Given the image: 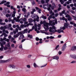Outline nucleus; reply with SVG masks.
Instances as JSON below:
<instances>
[{"instance_id":"1","label":"nucleus","mask_w":76,"mask_h":76,"mask_svg":"<svg viewBox=\"0 0 76 76\" xmlns=\"http://www.w3.org/2000/svg\"><path fill=\"white\" fill-rule=\"evenodd\" d=\"M52 26V27H49V31L50 32L54 33L55 32H58V33H60L61 32H64V31L62 30H58L57 31V30H56L57 28L54 25Z\"/></svg>"},{"instance_id":"2","label":"nucleus","mask_w":76,"mask_h":76,"mask_svg":"<svg viewBox=\"0 0 76 76\" xmlns=\"http://www.w3.org/2000/svg\"><path fill=\"white\" fill-rule=\"evenodd\" d=\"M14 19L15 20L16 22H20V23L22 24L23 23V22L26 21V19L25 18H24L23 19H20V20L17 19L16 18H14Z\"/></svg>"},{"instance_id":"3","label":"nucleus","mask_w":76,"mask_h":76,"mask_svg":"<svg viewBox=\"0 0 76 76\" xmlns=\"http://www.w3.org/2000/svg\"><path fill=\"white\" fill-rule=\"evenodd\" d=\"M44 28L45 30L41 31H40L41 33L43 34H45V32H47L48 30L49 29V28L48 27V24L47 23L44 24Z\"/></svg>"},{"instance_id":"4","label":"nucleus","mask_w":76,"mask_h":76,"mask_svg":"<svg viewBox=\"0 0 76 76\" xmlns=\"http://www.w3.org/2000/svg\"><path fill=\"white\" fill-rule=\"evenodd\" d=\"M65 17L66 18H68L67 19L69 21H71L72 20V17H71L70 15L69 14H67L66 15Z\"/></svg>"},{"instance_id":"5","label":"nucleus","mask_w":76,"mask_h":76,"mask_svg":"<svg viewBox=\"0 0 76 76\" xmlns=\"http://www.w3.org/2000/svg\"><path fill=\"white\" fill-rule=\"evenodd\" d=\"M9 67L11 69H15L16 66L14 64H11L9 66Z\"/></svg>"},{"instance_id":"6","label":"nucleus","mask_w":76,"mask_h":76,"mask_svg":"<svg viewBox=\"0 0 76 76\" xmlns=\"http://www.w3.org/2000/svg\"><path fill=\"white\" fill-rule=\"evenodd\" d=\"M34 26H35V31L37 32V33H39V31H38V29H37V25L36 24H34Z\"/></svg>"},{"instance_id":"7","label":"nucleus","mask_w":76,"mask_h":76,"mask_svg":"<svg viewBox=\"0 0 76 76\" xmlns=\"http://www.w3.org/2000/svg\"><path fill=\"white\" fill-rule=\"evenodd\" d=\"M66 47L67 46H66V44H65L64 45L63 47L62 48V51H64L65 50H66Z\"/></svg>"},{"instance_id":"8","label":"nucleus","mask_w":76,"mask_h":76,"mask_svg":"<svg viewBox=\"0 0 76 76\" xmlns=\"http://www.w3.org/2000/svg\"><path fill=\"white\" fill-rule=\"evenodd\" d=\"M35 9H36V10H38V12L39 13H41V9L39 8H38V7H35Z\"/></svg>"},{"instance_id":"9","label":"nucleus","mask_w":76,"mask_h":76,"mask_svg":"<svg viewBox=\"0 0 76 76\" xmlns=\"http://www.w3.org/2000/svg\"><path fill=\"white\" fill-rule=\"evenodd\" d=\"M7 61H9L8 60H1L0 61V63H6L7 62Z\"/></svg>"},{"instance_id":"10","label":"nucleus","mask_w":76,"mask_h":76,"mask_svg":"<svg viewBox=\"0 0 76 76\" xmlns=\"http://www.w3.org/2000/svg\"><path fill=\"white\" fill-rule=\"evenodd\" d=\"M56 7V6L55 4L54 3H53L52 7H51V9H52V10H54V8H55Z\"/></svg>"},{"instance_id":"11","label":"nucleus","mask_w":76,"mask_h":76,"mask_svg":"<svg viewBox=\"0 0 76 76\" xmlns=\"http://www.w3.org/2000/svg\"><path fill=\"white\" fill-rule=\"evenodd\" d=\"M72 51H75L76 50V46H74L71 48V49Z\"/></svg>"},{"instance_id":"12","label":"nucleus","mask_w":76,"mask_h":76,"mask_svg":"<svg viewBox=\"0 0 76 76\" xmlns=\"http://www.w3.org/2000/svg\"><path fill=\"white\" fill-rule=\"evenodd\" d=\"M23 38H24V35L22 34L20 36V37H19L18 39L19 40H20V39H23Z\"/></svg>"},{"instance_id":"13","label":"nucleus","mask_w":76,"mask_h":76,"mask_svg":"<svg viewBox=\"0 0 76 76\" xmlns=\"http://www.w3.org/2000/svg\"><path fill=\"white\" fill-rule=\"evenodd\" d=\"M1 46V48H0V51H3V48H4V46H3V45L2 43H0Z\"/></svg>"},{"instance_id":"14","label":"nucleus","mask_w":76,"mask_h":76,"mask_svg":"<svg viewBox=\"0 0 76 76\" xmlns=\"http://www.w3.org/2000/svg\"><path fill=\"white\" fill-rule=\"evenodd\" d=\"M33 66L34 67V68H37V67H39L36 63H33Z\"/></svg>"},{"instance_id":"15","label":"nucleus","mask_w":76,"mask_h":76,"mask_svg":"<svg viewBox=\"0 0 76 76\" xmlns=\"http://www.w3.org/2000/svg\"><path fill=\"white\" fill-rule=\"evenodd\" d=\"M19 36V34H14L13 36V37L14 38H18Z\"/></svg>"},{"instance_id":"16","label":"nucleus","mask_w":76,"mask_h":76,"mask_svg":"<svg viewBox=\"0 0 76 76\" xmlns=\"http://www.w3.org/2000/svg\"><path fill=\"white\" fill-rule=\"evenodd\" d=\"M27 26H26V25H24L23 24H22L20 25V27L22 28H26Z\"/></svg>"},{"instance_id":"17","label":"nucleus","mask_w":76,"mask_h":76,"mask_svg":"<svg viewBox=\"0 0 76 76\" xmlns=\"http://www.w3.org/2000/svg\"><path fill=\"white\" fill-rule=\"evenodd\" d=\"M13 13L12 15V17L13 18H14V17H15V14H16V11H13Z\"/></svg>"},{"instance_id":"18","label":"nucleus","mask_w":76,"mask_h":76,"mask_svg":"<svg viewBox=\"0 0 76 76\" xmlns=\"http://www.w3.org/2000/svg\"><path fill=\"white\" fill-rule=\"evenodd\" d=\"M68 26H69V24L68 23H66L64 24V26L66 28H68Z\"/></svg>"},{"instance_id":"19","label":"nucleus","mask_w":76,"mask_h":76,"mask_svg":"<svg viewBox=\"0 0 76 76\" xmlns=\"http://www.w3.org/2000/svg\"><path fill=\"white\" fill-rule=\"evenodd\" d=\"M24 34V33L23 31H20L18 33V34L19 36V35H22V34Z\"/></svg>"},{"instance_id":"20","label":"nucleus","mask_w":76,"mask_h":76,"mask_svg":"<svg viewBox=\"0 0 76 76\" xmlns=\"http://www.w3.org/2000/svg\"><path fill=\"white\" fill-rule=\"evenodd\" d=\"M50 14L51 16H54V13L53 12V11H50Z\"/></svg>"},{"instance_id":"21","label":"nucleus","mask_w":76,"mask_h":76,"mask_svg":"<svg viewBox=\"0 0 76 76\" xmlns=\"http://www.w3.org/2000/svg\"><path fill=\"white\" fill-rule=\"evenodd\" d=\"M49 7L48 8V11H50V10H51V8H50V7H51L52 5H51V4H50L49 5Z\"/></svg>"},{"instance_id":"22","label":"nucleus","mask_w":76,"mask_h":76,"mask_svg":"<svg viewBox=\"0 0 76 76\" xmlns=\"http://www.w3.org/2000/svg\"><path fill=\"white\" fill-rule=\"evenodd\" d=\"M59 57L57 56H55L53 57V59H56V60H58L59 59Z\"/></svg>"},{"instance_id":"23","label":"nucleus","mask_w":76,"mask_h":76,"mask_svg":"<svg viewBox=\"0 0 76 76\" xmlns=\"http://www.w3.org/2000/svg\"><path fill=\"white\" fill-rule=\"evenodd\" d=\"M23 32L24 33V34H25V33H26V32H28V29H24L23 30Z\"/></svg>"},{"instance_id":"24","label":"nucleus","mask_w":76,"mask_h":76,"mask_svg":"<svg viewBox=\"0 0 76 76\" xmlns=\"http://www.w3.org/2000/svg\"><path fill=\"white\" fill-rule=\"evenodd\" d=\"M22 10L24 13H25L26 12V10L25 8H23L22 9Z\"/></svg>"},{"instance_id":"25","label":"nucleus","mask_w":76,"mask_h":76,"mask_svg":"<svg viewBox=\"0 0 76 76\" xmlns=\"http://www.w3.org/2000/svg\"><path fill=\"white\" fill-rule=\"evenodd\" d=\"M43 23H44L43 25L44 26V24H46V23H47L48 25V23H46V20H44L43 21Z\"/></svg>"},{"instance_id":"26","label":"nucleus","mask_w":76,"mask_h":76,"mask_svg":"<svg viewBox=\"0 0 76 76\" xmlns=\"http://www.w3.org/2000/svg\"><path fill=\"white\" fill-rule=\"evenodd\" d=\"M42 18H43V19H47V17L45 16H44L43 15H42Z\"/></svg>"},{"instance_id":"27","label":"nucleus","mask_w":76,"mask_h":76,"mask_svg":"<svg viewBox=\"0 0 76 76\" xmlns=\"http://www.w3.org/2000/svg\"><path fill=\"white\" fill-rule=\"evenodd\" d=\"M66 28L64 26L63 27H61L60 28V29H63V30H64V29H66Z\"/></svg>"},{"instance_id":"28","label":"nucleus","mask_w":76,"mask_h":76,"mask_svg":"<svg viewBox=\"0 0 76 76\" xmlns=\"http://www.w3.org/2000/svg\"><path fill=\"white\" fill-rule=\"evenodd\" d=\"M4 3H6V1H3L1 2V3H0V4H4Z\"/></svg>"},{"instance_id":"29","label":"nucleus","mask_w":76,"mask_h":76,"mask_svg":"<svg viewBox=\"0 0 76 76\" xmlns=\"http://www.w3.org/2000/svg\"><path fill=\"white\" fill-rule=\"evenodd\" d=\"M39 18L38 16H37V18L36 19V20L37 22H39Z\"/></svg>"},{"instance_id":"30","label":"nucleus","mask_w":76,"mask_h":76,"mask_svg":"<svg viewBox=\"0 0 76 76\" xmlns=\"http://www.w3.org/2000/svg\"><path fill=\"white\" fill-rule=\"evenodd\" d=\"M28 38H30L31 39L32 38V35H30V34H28Z\"/></svg>"},{"instance_id":"31","label":"nucleus","mask_w":76,"mask_h":76,"mask_svg":"<svg viewBox=\"0 0 76 76\" xmlns=\"http://www.w3.org/2000/svg\"><path fill=\"white\" fill-rule=\"evenodd\" d=\"M29 25H31V26H32V25H33V24L31 23H29L28 24H26L27 26H28Z\"/></svg>"},{"instance_id":"32","label":"nucleus","mask_w":76,"mask_h":76,"mask_svg":"<svg viewBox=\"0 0 76 76\" xmlns=\"http://www.w3.org/2000/svg\"><path fill=\"white\" fill-rule=\"evenodd\" d=\"M28 22L30 23L32 22H33V20L31 19H28Z\"/></svg>"},{"instance_id":"33","label":"nucleus","mask_w":76,"mask_h":76,"mask_svg":"<svg viewBox=\"0 0 76 76\" xmlns=\"http://www.w3.org/2000/svg\"><path fill=\"white\" fill-rule=\"evenodd\" d=\"M36 15L33 14L31 15V17L32 18H35V17L36 16Z\"/></svg>"},{"instance_id":"34","label":"nucleus","mask_w":76,"mask_h":76,"mask_svg":"<svg viewBox=\"0 0 76 76\" xmlns=\"http://www.w3.org/2000/svg\"><path fill=\"white\" fill-rule=\"evenodd\" d=\"M60 1L62 4L64 3V1L63 0H60Z\"/></svg>"},{"instance_id":"35","label":"nucleus","mask_w":76,"mask_h":76,"mask_svg":"<svg viewBox=\"0 0 76 76\" xmlns=\"http://www.w3.org/2000/svg\"><path fill=\"white\" fill-rule=\"evenodd\" d=\"M35 27L34 26H33L32 27V29H31L30 30V31H32V30L34 29H35Z\"/></svg>"},{"instance_id":"36","label":"nucleus","mask_w":76,"mask_h":76,"mask_svg":"<svg viewBox=\"0 0 76 76\" xmlns=\"http://www.w3.org/2000/svg\"><path fill=\"white\" fill-rule=\"evenodd\" d=\"M0 24L1 25H6V23H0Z\"/></svg>"},{"instance_id":"37","label":"nucleus","mask_w":76,"mask_h":76,"mask_svg":"<svg viewBox=\"0 0 76 76\" xmlns=\"http://www.w3.org/2000/svg\"><path fill=\"white\" fill-rule=\"evenodd\" d=\"M14 18H14V20H12V23H15V20L16 21V20H15V19H14Z\"/></svg>"},{"instance_id":"38","label":"nucleus","mask_w":76,"mask_h":76,"mask_svg":"<svg viewBox=\"0 0 76 76\" xmlns=\"http://www.w3.org/2000/svg\"><path fill=\"white\" fill-rule=\"evenodd\" d=\"M50 18H52V15H50L49 16V17L48 18V19L49 20H50Z\"/></svg>"},{"instance_id":"39","label":"nucleus","mask_w":76,"mask_h":76,"mask_svg":"<svg viewBox=\"0 0 76 76\" xmlns=\"http://www.w3.org/2000/svg\"><path fill=\"white\" fill-rule=\"evenodd\" d=\"M4 50H6L8 49V48L6 46H5L4 48Z\"/></svg>"},{"instance_id":"40","label":"nucleus","mask_w":76,"mask_h":76,"mask_svg":"<svg viewBox=\"0 0 76 76\" xmlns=\"http://www.w3.org/2000/svg\"><path fill=\"white\" fill-rule=\"evenodd\" d=\"M10 16V15L9 14H7L6 15V16L7 18H8V17H9V16Z\"/></svg>"},{"instance_id":"41","label":"nucleus","mask_w":76,"mask_h":76,"mask_svg":"<svg viewBox=\"0 0 76 76\" xmlns=\"http://www.w3.org/2000/svg\"><path fill=\"white\" fill-rule=\"evenodd\" d=\"M26 67L27 68H28V69H30V68H31V66L29 65H26Z\"/></svg>"},{"instance_id":"42","label":"nucleus","mask_w":76,"mask_h":76,"mask_svg":"<svg viewBox=\"0 0 76 76\" xmlns=\"http://www.w3.org/2000/svg\"><path fill=\"white\" fill-rule=\"evenodd\" d=\"M55 23H56V24L57 23V19L56 18H55Z\"/></svg>"},{"instance_id":"43","label":"nucleus","mask_w":76,"mask_h":76,"mask_svg":"<svg viewBox=\"0 0 76 76\" xmlns=\"http://www.w3.org/2000/svg\"><path fill=\"white\" fill-rule=\"evenodd\" d=\"M7 47H10V43H8L7 44Z\"/></svg>"},{"instance_id":"44","label":"nucleus","mask_w":76,"mask_h":76,"mask_svg":"<svg viewBox=\"0 0 76 76\" xmlns=\"http://www.w3.org/2000/svg\"><path fill=\"white\" fill-rule=\"evenodd\" d=\"M29 15H30V13L28 12L27 13V18H28V16H29Z\"/></svg>"},{"instance_id":"45","label":"nucleus","mask_w":76,"mask_h":76,"mask_svg":"<svg viewBox=\"0 0 76 76\" xmlns=\"http://www.w3.org/2000/svg\"><path fill=\"white\" fill-rule=\"evenodd\" d=\"M76 63V61H74L71 62V63Z\"/></svg>"},{"instance_id":"46","label":"nucleus","mask_w":76,"mask_h":76,"mask_svg":"<svg viewBox=\"0 0 76 76\" xmlns=\"http://www.w3.org/2000/svg\"><path fill=\"white\" fill-rule=\"evenodd\" d=\"M6 42L4 41L2 42V44H3V45H5V44H6Z\"/></svg>"},{"instance_id":"47","label":"nucleus","mask_w":76,"mask_h":76,"mask_svg":"<svg viewBox=\"0 0 76 76\" xmlns=\"http://www.w3.org/2000/svg\"><path fill=\"white\" fill-rule=\"evenodd\" d=\"M50 39H54V37L51 36L50 37Z\"/></svg>"},{"instance_id":"48","label":"nucleus","mask_w":76,"mask_h":76,"mask_svg":"<svg viewBox=\"0 0 76 76\" xmlns=\"http://www.w3.org/2000/svg\"><path fill=\"white\" fill-rule=\"evenodd\" d=\"M58 13H56L55 14V17H57V16L58 15Z\"/></svg>"},{"instance_id":"49","label":"nucleus","mask_w":76,"mask_h":76,"mask_svg":"<svg viewBox=\"0 0 76 76\" xmlns=\"http://www.w3.org/2000/svg\"><path fill=\"white\" fill-rule=\"evenodd\" d=\"M13 32L14 34H16V32H17L15 30H14L13 31Z\"/></svg>"},{"instance_id":"50","label":"nucleus","mask_w":76,"mask_h":76,"mask_svg":"<svg viewBox=\"0 0 76 76\" xmlns=\"http://www.w3.org/2000/svg\"><path fill=\"white\" fill-rule=\"evenodd\" d=\"M58 53L59 54V55H61L62 54V52L61 51H60L58 52Z\"/></svg>"},{"instance_id":"51","label":"nucleus","mask_w":76,"mask_h":76,"mask_svg":"<svg viewBox=\"0 0 76 76\" xmlns=\"http://www.w3.org/2000/svg\"><path fill=\"white\" fill-rule=\"evenodd\" d=\"M45 2L44 1V0H42L41 1V3L42 4H44Z\"/></svg>"},{"instance_id":"52","label":"nucleus","mask_w":76,"mask_h":76,"mask_svg":"<svg viewBox=\"0 0 76 76\" xmlns=\"http://www.w3.org/2000/svg\"><path fill=\"white\" fill-rule=\"evenodd\" d=\"M72 17L74 18V20H75L76 21V17L74 16H72Z\"/></svg>"},{"instance_id":"53","label":"nucleus","mask_w":76,"mask_h":76,"mask_svg":"<svg viewBox=\"0 0 76 76\" xmlns=\"http://www.w3.org/2000/svg\"><path fill=\"white\" fill-rule=\"evenodd\" d=\"M70 24H71V25H73L74 24V22H73V21L70 22Z\"/></svg>"},{"instance_id":"54","label":"nucleus","mask_w":76,"mask_h":76,"mask_svg":"<svg viewBox=\"0 0 76 76\" xmlns=\"http://www.w3.org/2000/svg\"><path fill=\"white\" fill-rule=\"evenodd\" d=\"M11 47H12V48H14L15 47V44H12L11 45Z\"/></svg>"},{"instance_id":"55","label":"nucleus","mask_w":76,"mask_h":76,"mask_svg":"<svg viewBox=\"0 0 76 76\" xmlns=\"http://www.w3.org/2000/svg\"><path fill=\"white\" fill-rule=\"evenodd\" d=\"M74 59L76 60V55H74Z\"/></svg>"},{"instance_id":"56","label":"nucleus","mask_w":76,"mask_h":76,"mask_svg":"<svg viewBox=\"0 0 76 76\" xmlns=\"http://www.w3.org/2000/svg\"><path fill=\"white\" fill-rule=\"evenodd\" d=\"M0 41L1 42H2V41H4L3 39L2 38H1L0 39Z\"/></svg>"},{"instance_id":"57","label":"nucleus","mask_w":76,"mask_h":76,"mask_svg":"<svg viewBox=\"0 0 76 76\" xmlns=\"http://www.w3.org/2000/svg\"><path fill=\"white\" fill-rule=\"evenodd\" d=\"M47 64H46L41 66V67H45V66H47Z\"/></svg>"},{"instance_id":"58","label":"nucleus","mask_w":76,"mask_h":76,"mask_svg":"<svg viewBox=\"0 0 76 76\" xmlns=\"http://www.w3.org/2000/svg\"><path fill=\"white\" fill-rule=\"evenodd\" d=\"M65 3H66V4H70V2H69V1H67Z\"/></svg>"},{"instance_id":"59","label":"nucleus","mask_w":76,"mask_h":76,"mask_svg":"<svg viewBox=\"0 0 76 76\" xmlns=\"http://www.w3.org/2000/svg\"><path fill=\"white\" fill-rule=\"evenodd\" d=\"M71 12L73 14H75V12H74V11L73 10H71Z\"/></svg>"},{"instance_id":"60","label":"nucleus","mask_w":76,"mask_h":76,"mask_svg":"<svg viewBox=\"0 0 76 76\" xmlns=\"http://www.w3.org/2000/svg\"><path fill=\"white\" fill-rule=\"evenodd\" d=\"M65 12H66V11L65 10H63V11L62 12V14H64V13Z\"/></svg>"},{"instance_id":"61","label":"nucleus","mask_w":76,"mask_h":76,"mask_svg":"<svg viewBox=\"0 0 76 76\" xmlns=\"http://www.w3.org/2000/svg\"><path fill=\"white\" fill-rule=\"evenodd\" d=\"M67 7L68 8V9H70V6L69 5H67Z\"/></svg>"},{"instance_id":"62","label":"nucleus","mask_w":76,"mask_h":76,"mask_svg":"<svg viewBox=\"0 0 76 76\" xmlns=\"http://www.w3.org/2000/svg\"><path fill=\"white\" fill-rule=\"evenodd\" d=\"M4 41H6L7 39L6 37H4L3 38Z\"/></svg>"},{"instance_id":"63","label":"nucleus","mask_w":76,"mask_h":76,"mask_svg":"<svg viewBox=\"0 0 76 76\" xmlns=\"http://www.w3.org/2000/svg\"><path fill=\"white\" fill-rule=\"evenodd\" d=\"M8 38L9 39H11L12 38V36L11 35H10L8 37Z\"/></svg>"},{"instance_id":"64","label":"nucleus","mask_w":76,"mask_h":76,"mask_svg":"<svg viewBox=\"0 0 76 76\" xmlns=\"http://www.w3.org/2000/svg\"><path fill=\"white\" fill-rule=\"evenodd\" d=\"M6 41H7V42H9V41H10V39H7Z\"/></svg>"}]
</instances>
